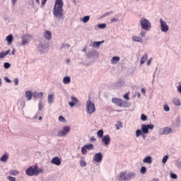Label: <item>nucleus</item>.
<instances>
[{
	"mask_svg": "<svg viewBox=\"0 0 181 181\" xmlns=\"http://www.w3.org/2000/svg\"><path fill=\"white\" fill-rule=\"evenodd\" d=\"M118 86H124V81H119L117 82Z\"/></svg>",
	"mask_w": 181,
	"mask_h": 181,
	"instance_id": "obj_55",
	"label": "nucleus"
},
{
	"mask_svg": "<svg viewBox=\"0 0 181 181\" xmlns=\"http://www.w3.org/2000/svg\"><path fill=\"white\" fill-rule=\"evenodd\" d=\"M93 149H94V144H93L84 145L81 148V153L82 155H87V151H93Z\"/></svg>",
	"mask_w": 181,
	"mask_h": 181,
	"instance_id": "obj_8",
	"label": "nucleus"
},
{
	"mask_svg": "<svg viewBox=\"0 0 181 181\" xmlns=\"http://www.w3.org/2000/svg\"><path fill=\"white\" fill-rule=\"evenodd\" d=\"M42 172H43V169H38L37 165H36V176H37V175H39L40 173H42Z\"/></svg>",
	"mask_w": 181,
	"mask_h": 181,
	"instance_id": "obj_43",
	"label": "nucleus"
},
{
	"mask_svg": "<svg viewBox=\"0 0 181 181\" xmlns=\"http://www.w3.org/2000/svg\"><path fill=\"white\" fill-rule=\"evenodd\" d=\"M6 40H7L8 45H11L12 40H13V35H12V34L9 35L6 37Z\"/></svg>",
	"mask_w": 181,
	"mask_h": 181,
	"instance_id": "obj_29",
	"label": "nucleus"
},
{
	"mask_svg": "<svg viewBox=\"0 0 181 181\" xmlns=\"http://www.w3.org/2000/svg\"><path fill=\"white\" fill-rule=\"evenodd\" d=\"M4 79L6 81V83H11V79H9L8 77H5Z\"/></svg>",
	"mask_w": 181,
	"mask_h": 181,
	"instance_id": "obj_59",
	"label": "nucleus"
},
{
	"mask_svg": "<svg viewBox=\"0 0 181 181\" xmlns=\"http://www.w3.org/2000/svg\"><path fill=\"white\" fill-rule=\"evenodd\" d=\"M13 2V5H15L16 4V0H11Z\"/></svg>",
	"mask_w": 181,
	"mask_h": 181,
	"instance_id": "obj_63",
	"label": "nucleus"
},
{
	"mask_svg": "<svg viewBox=\"0 0 181 181\" xmlns=\"http://www.w3.org/2000/svg\"><path fill=\"white\" fill-rule=\"evenodd\" d=\"M54 95L53 94H50L48 95V98H47V101L49 103V104H53V101H54Z\"/></svg>",
	"mask_w": 181,
	"mask_h": 181,
	"instance_id": "obj_31",
	"label": "nucleus"
},
{
	"mask_svg": "<svg viewBox=\"0 0 181 181\" xmlns=\"http://www.w3.org/2000/svg\"><path fill=\"white\" fill-rule=\"evenodd\" d=\"M62 49H63V47H70V45H69V44H63L62 45Z\"/></svg>",
	"mask_w": 181,
	"mask_h": 181,
	"instance_id": "obj_54",
	"label": "nucleus"
},
{
	"mask_svg": "<svg viewBox=\"0 0 181 181\" xmlns=\"http://www.w3.org/2000/svg\"><path fill=\"white\" fill-rule=\"evenodd\" d=\"M93 160L96 163H101L103 162V153L101 152L95 153Z\"/></svg>",
	"mask_w": 181,
	"mask_h": 181,
	"instance_id": "obj_13",
	"label": "nucleus"
},
{
	"mask_svg": "<svg viewBox=\"0 0 181 181\" xmlns=\"http://www.w3.org/2000/svg\"><path fill=\"white\" fill-rule=\"evenodd\" d=\"M154 128L155 126L153 124H142L141 129H137L136 131V138H139L142 134H145V135L149 134V129L150 131H153Z\"/></svg>",
	"mask_w": 181,
	"mask_h": 181,
	"instance_id": "obj_3",
	"label": "nucleus"
},
{
	"mask_svg": "<svg viewBox=\"0 0 181 181\" xmlns=\"http://www.w3.org/2000/svg\"><path fill=\"white\" fill-rule=\"evenodd\" d=\"M4 69H9L11 67V64L9 62H5L4 64Z\"/></svg>",
	"mask_w": 181,
	"mask_h": 181,
	"instance_id": "obj_46",
	"label": "nucleus"
},
{
	"mask_svg": "<svg viewBox=\"0 0 181 181\" xmlns=\"http://www.w3.org/2000/svg\"><path fill=\"white\" fill-rule=\"evenodd\" d=\"M32 97H33V93L30 90H27L25 92V98H27V100L30 101V100H32Z\"/></svg>",
	"mask_w": 181,
	"mask_h": 181,
	"instance_id": "obj_19",
	"label": "nucleus"
},
{
	"mask_svg": "<svg viewBox=\"0 0 181 181\" xmlns=\"http://www.w3.org/2000/svg\"><path fill=\"white\" fill-rule=\"evenodd\" d=\"M59 121L60 122H66V119L64 118V117L63 116H59Z\"/></svg>",
	"mask_w": 181,
	"mask_h": 181,
	"instance_id": "obj_47",
	"label": "nucleus"
},
{
	"mask_svg": "<svg viewBox=\"0 0 181 181\" xmlns=\"http://www.w3.org/2000/svg\"><path fill=\"white\" fill-rule=\"evenodd\" d=\"M112 13H114V12L113 11L106 12L105 14H103L102 16V18H105V16H108L111 15Z\"/></svg>",
	"mask_w": 181,
	"mask_h": 181,
	"instance_id": "obj_45",
	"label": "nucleus"
},
{
	"mask_svg": "<svg viewBox=\"0 0 181 181\" xmlns=\"http://www.w3.org/2000/svg\"><path fill=\"white\" fill-rule=\"evenodd\" d=\"M86 112L89 115L95 112V105L90 100H88L86 102Z\"/></svg>",
	"mask_w": 181,
	"mask_h": 181,
	"instance_id": "obj_6",
	"label": "nucleus"
},
{
	"mask_svg": "<svg viewBox=\"0 0 181 181\" xmlns=\"http://www.w3.org/2000/svg\"><path fill=\"white\" fill-rule=\"evenodd\" d=\"M140 173L141 175H145V173H146V167L142 166L140 169Z\"/></svg>",
	"mask_w": 181,
	"mask_h": 181,
	"instance_id": "obj_35",
	"label": "nucleus"
},
{
	"mask_svg": "<svg viewBox=\"0 0 181 181\" xmlns=\"http://www.w3.org/2000/svg\"><path fill=\"white\" fill-rule=\"evenodd\" d=\"M141 121H147L148 117L146 115L142 114L141 116Z\"/></svg>",
	"mask_w": 181,
	"mask_h": 181,
	"instance_id": "obj_44",
	"label": "nucleus"
},
{
	"mask_svg": "<svg viewBox=\"0 0 181 181\" xmlns=\"http://www.w3.org/2000/svg\"><path fill=\"white\" fill-rule=\"evenodd\" d=\"M104 43V41H100V42H93L92 43V47L95 48V47H99Z\"/></svg>",
	"mask_w": 181,
	"mask_h": 181,
	"instance_id": "obj_25",
	"label": "nucleus"
},
{
	"mask_svg": "<svg viewBox=\"0 0 181 181\" xmlns=\"http://www.w3.org/2000/svg\"><path fill=\"white\" fill-rule=\"evenodd\" d=\"M26 103L25 102V100H23L21 102V105L23 106V108H25V105Z\"/></svg>",
	"mask_w": 181,
	"mask_h": 181,
	"instance_id": "obj_58",
	"label": "nucleus"
},
{
	"mask_svg": "<svg viewBox=\"0 0 181 181\" xmlns=\"http://www.w3.org/2000/svg\"><path fill=\"white\" fill-rule=\"evenodd\" d=\"M25 173L28 176H35V175H36V165L28 168L25 170Z\"/></svg>",
	"mask_w": 181,
	"mask_h": 181,
	"instance_id": "obj_11",
	"label": "nucleus"
},
{
	"mask_svg": "<svg viewBox=\"0 0 181 181\" xmlns=\"http://www.w3.org/2000/svg\"><path fill=\"white\" fill-rule=\"evenodd\" d=\"M121 60V58L119 57H113L110 61L111 64H117L118 62Z\"/></svg>",
	"mask_w": 181,
	"mask_h": 181,
	"instance_id": "obj_20",
	"label": "nucleus"
},
{
	"mask_svg": "<svg viewBox=\"0 0 181 181\" xmlns=\"http://www.w3.org/2000/svg\"><path fill=\"white\" fill-rule=\"evenodd\" d=\"M71 102L69 103V105H70V107H73L74 105H76V104H78V99H77L76 96H71Z\"/></svg>",
	"mask_w": 181,
	"mask_h": 181,
	"instance_id": "obj_16",
	"label": "nucleus"
},
{
	"mask_svg": "<svg viewBox=\"0 0 181 181\" xmlns=\"http://www.w3.org/2000/svg\"><path fill=\"white\" fill-rule=\"evenodd\" d=\"M8 53H11V49H8L6 52H0V59H4V57L8 56Z\"/></svg>",
	"mask_w": 181,
	"mask_h": 181,
	"instance_id": "obj_28",
	"label": "nucleus"
},
{
	"mask_svg": "<svg viewBox=\"0 0 181 181\" xmlns=\"http://www.w3.org/2000/svg\"><path fill=\"white\" fill-rule=\"evenodd\" d=\"M95 56H98V52L95 50H90L86 54V57H88V59L94 57Z\"/></svg>",
	"mask_w": 181,
	"mask_h": 181,
	"instance_id": "obj_17",
	"label": "nucleus"
},
{
	"mask_svg": "<svg viewBox=\"0 0 181 181\" xmlns=\"http://www.w3.org/2000/svg\"><path fill=\"white\" fill-rule=\"evenodd\" d=\"M141 93L143 94H145V93H146L145 88H141Z\"/></svg>",
	"mask_w": 181,
	"mask_h": 181,
	"instance_id": "obj_61",
	"label": "nucleus"
},
{
	"mask_svg": "<svg viewBox=\"0 0 181 181\" xmlns=\"http://www.w3.org/2000/svg\"><path fill=\"white\" fill-rule=\"evenodd\" d=\"M8 159H9V155L4 154L2 157L0 158V162H4L6 163V162H8Z\"/></svg>",
	"mask_w": 181,
	"mask_h": 181,
	"instance_id": "obj_21",
	"label": "nucleus"
},
{
	"mask_svg": "<svg viewBox=\"0 0 181 181\" xmlns=\"http://www.w3.org/2000/svg\"><path fill=\"white\" fill-rule=\"evenodd\" d=\"M80 165H81L82 168H84V167L87 166V163H86V160H81V161H80Z\"/></svg>",
	"mask_w": 181,
	"mask_h": 181,
	"instance_id": "obj_39",
	"label": "nucleus"
},
{
	"mask_svg": "<svg viewBox=\"0 0 181 181\" xmlns=\"http://www.w3.org/2000/svg\"><path fill=\"white\" fill-rule=\"evenodd\" d=\"M15 52H16V50H15V49H13L12 50V52H11V54H13H13H15Z\"/></svg>",
	"mask_w": 181,
	"mask_h": 181,
	"instance_id": "obj_62",
	"label": "nucleus"
},
{
	"mask_svg": "<svg viewBox=\"0 0 181 181\" xmlns=\"http://www.w3.org/2000/svg\"><path fill=\"white\" fill-rule=\"evenodd\" d=\"M163 110L164 111H165L166 112H169V111H170V107H169V106L168 105H165L163 106Z\"/></svg>",
	"mask_w": 181,
	"mask_h": 181,
	"instance_id": "obj_42",
	"label": "nucleus"
},
{
	"mask_svg": "<svg viewBox=\"0 0 181 181\" xmlns=\"http://www.w3.org/2000/svg\"><path fill=\"white\" fill-rule=\"evenodd\" d=\"M152 60H153L152 58H151V59H149L148 60V62H147V66H151V65L152 64Z\"/></svg>",
	"mask_w": 181,
	"mask_h": 181,
	"instance_id": "obj_53",
	"label": "nucleus"
},
{
	"mask_svg": "<svg viewBox=\"0 0 181 181\" xmlns=\"http://www.w3.org/2000/svg\"><path fill=\"white\" fill-rule=\"evenodd\" d=\"M110 22H111V23H114V22H117V18H112L110 19Z\"/></svg>",
	"mask_w": 181,
	"mask_h": 181,
	"instance_id": "obj_56",
	"label": "nucleus"
},
{
	"mask_svg": "<svg viewBox=\"0 0 181 181\" xmlns=\"http://www.w3.org/2000/svg\"><path fill=\"white\" fill-rule=\"evenodd\" d=\"M140 36L141 37H145V36H146V32L145 31H141V33H140Z\"/></svg>",
	"mask_w": 181,
	"mask_h": 181,
	"instance_id": "obj_51",
	"label": "nucleus"
},
{
	"mask_svg": "<svg viewBox=\"0 0 181 181\" xmlns=\"http://www.w3.org/2000/svg\"><path fill=\"white\" fill-rule=\"evenodd\" d=\"M7 179H8V180H10V181H16V178H15L14 177H12V176L7 177Z\"/></svg>",
	"mask_w": 181,
	"mask_h": 181,
	"instance_id": "obj_48",
	"label": "nucleus"
},
{
	"mask_svg": "<svg viewBox=\"0 0 181 181\" xmlns=\"http://www.w3.org/2000/svg\"><path fill=\"white\" fill-rule=\"evenodd\" d=\"M30 40H32L31 35H24L23 37H22V41H21L22 46H26V45H28Z\"/></svg>",
	"mask_w": 181,
	"mask_h": 181,
	"instance_id": "obj_12",
	"label": "nucleus"
},
{
	"mask_svg": "<svg viewBox=\"0 0 181 181\" xmlns=\"http://www.w3.org/2000/svg\"><path fill=\"white\" fill-rule=\"evenodd\" d=\"M168 159H169V156L165 155L163 159H162V163H163V165H165L166 163V162H168Z\"/></svg>",
	"mask_w": 181,
	"mask_h": 181,
	"instance_id": "obj_36",
	"label": "nucleus"
},
{
	"mask_svg": "<svg viewBox=\"0 0 181 181\" xmlns=\"http://www.w3.org/2000/svg\"><path fill=\"white\" fill-rule=\"evenodd\" d=\"M71 128L69 126H65L62 128V129L57 133V136H67L69 134H70V130Z\"/></svg>",
	"mask_w": 181,
	"mask_h": 181,
	"instance_id": "obj_7",
	"label": "nucleus"
},
{
	"mask_svg": "<svg viewBox=\"0 0 181 181\" xmlns=\"http://www.w3.org/2000/svg\"><path fill=\"white\" fill-rule=\"evenodd\" d=\"M38 50L41 52V53H43V50H46V45L43 44H40L38 45Z\"/></svg>",
	"mask_w": 181,
	"mask_h": 181,
	"instance_id": "obj_30",
	"label": "nucleus"
},
{
	"mask_svg": "<svg viewBox=\"0 0 181 181\" xmlns=\"http://www.w3.org/2000/svg\"><path fill=\"white\" fill-rule=\"evenodd\" d=\"M140 26L141 29L146 30V32L151 30V23L149 22V20L146 18H141L140 20Z\"/></svg>",
	"mask_w": 181,
	"mask_h": 181,
	"instance_id": "obj_5",
	"label": "nucleus"
},
{
	"mask_svg": "<svg viewBox=\"0 0 181 181\" xmlns=\"http://www.w3.org/2000/svg\"><path fill=\"white\" fill-rule=\"evenodd\" d=\"M169 134H172L170 127H164L158 130V135H169Z\"/></svg>",
	"mask_w": 181,
	"mask_h": 181,
	"instance_id": "obj_10",
	"label": "nucleus"
},
{
	"mask_svg": "<svg viewBox=\"0 0 181 181\" xmlns=\"http://www.w3.org/2000/svg\"><path fill=\"white\" fill-rule=\"evenodd\" d=\"M142 137H143V139H146V135H145V134L142 133Z\"/></svg>",
	"mask_w": 181,
	"mask_h": 181,
	"instance_id": "obj_60",
	"label": "nucleus"
},
{
	"mask_svg": "<svg viewBox=\"0 0 181 181\" xmlns=\"http://www.w3.org/2000/svg\"><path fill=\"white\" fill-rule=\"evenodd\" d=\"M143 162H144V163H148V165H151V163H152V156H148L145 157L143 159Z\"/></svg>",
	"mask_w": 181,
	"mask_h": 181,
	"instance_id": "obj_18",
	"label": "nucleus"
},
{
	"mask_svg": "<svg viewBox=\"0 0 181 181\" xmlns=\"http://www.w3.org/2000/svg\"><path fill=\"white\" fill-rule=\"evenodd\" d=\"M160 30L164 33H166L169 31V25L166 24V21H163V19H160Z\"/></svg>",
	"mask_w": 181,
	"mask_h": 181,
	"instance_id": "obj_9",
	"label": "nucleus"
},
{
	"mask_svg": "<svg viewBox=\"0 0 181 181\" xmlns=\"http://www.w3.org/2000/svg\"><path fill=\"white\" fill-rule=\"evenodd\" d=\"M51 163L56 165V166H60V165H62V159L57 156L54 157L51 160Z\"/></svg>",
	"mask_w": 181,
	"mask_h": 181,
	"instance_id": "obj_15",
	"label": "nucleus"
},
{
	"mask_svg": "<svg viewBox=\"0 0 181 181\" xmlns=\"http://www.w3.org/2000/svg\"><path fill=\"white\" fill-rule=\"evenodd\" d=\"M152 181H159V179H158V178H153V179L152 180Z\"/></svg>",
	"mask_w": 181,
	"mask_h": 181,
	"instance_id": "obj_64",
	"label": "nucleus"
},
{
	"mask_svg": "<svg viewBox=\"0 0 181 181\" xmlns=\"http://www.w3.org/2000/svg\"><path fill=\"white\" fill-rule=\"evenodd\" d=\"M97 135L98 138H103L104 136V131L103 129H100L98 131Z\"/></svg>",
	"mask_w": 181,
	"mask_h": 181,
	"instance_id": "obj_33",
	"label": "nucleus"
},
{
	"mask_svg": "<svg viewBox=\"0 0 181 181\" xmlns=\"http://www.w3.org/2000/svg\"><path fill=\"white\" fill-rule=\"evenodd\" d=\"M33 97L34 98H39V97H43V93H42V92H40V93L33 92Z\"/></svg>",
	"mask_w": 181,
	"mask_h": 181,
	"instance_id": "obj_26",
	"label": "nucleus"
},
{
	"mask_svg": "<svg viewBox=\"0 0 181 181\" xmlns=\"http://www.w3.org/2000/svg\"><path fill=\"white\" fill-rule=\"evenodd\" d=\"M132 39L134 42H137L138 43H142V38L139 36H133Z\"/></svg>",
	"mask_w": 181,
	"mask_h": 181,
	"instance_id": "obj_24",
	"label": "nucleus"
},
{
	"mask_svg": "<svg viewBox=\"0 0 181 181\" xmlns=\"http://www.w3.org/2000/svg\"><path fill=\"white\" fill-rule=\"evenodd\" d=\"M123 98L125 100H129V92L127 93L124 96Z\"/></svg>",
	"mask_w": 181,
	"mask_h": 181,
	"instance_id": "obj_49",
	"label": "nucleus"
},
{
	"mask_svg": "<svg viewBox=\"0 0 181 181\" xmlns=\"http://www.w3.org/2000/svg\"><path fill=\"white\" fill-rule=\"evenodd\" d=\"M64 84H70L71 83V78L70 76H65L63 78Z\"/></svg>",
	"mask_w": 181,
	"mask_h": 181,
	"instance_id": "obj_23",
	"label": "nucleus"
},
{
	"mask_svg": "<svg viewBox=\"0 0 181 181\" xmlns=\"http://www.w3.org/2000/svg\"><path fill=\"white\" fill-rule=\"evenodd\" d=\"M136 172L134 171H122L117 175L118 181H131L136 179Z\"/></svg>",
	"mask_w": 181,
	"mask_h": 181,
	"instance_id": "obj_2",
	"label": "nucleus"
},
{
	"mask_svg": "<svg viewBox=\"0 0 181 181\" xmlns=\"http://www.w3.org/2000/svg\"><path fill=\"white\" fill-rule=\"evenodd\" d=\"M98 28L99 29H105V28H107V24L105 23L98 24Z\"/></svg>",
	"mask_w": 181,
	"mask_h": 181,
	"instance_id": "obj_37",
	"label": "nucleus"
},
{
	"mask_svg": "<svg viewBox=\"0 0 181 181\" xmlns=\"http://www.w3.org/2000/svg\"><path fill=\"white\" fill-rule=\"evenodd\" d=\"M44 36L47 40H50L52 39V32L47 30Z\"/></svg>",
	"mask_w": 181,
	"mask_h": 181,
	"instance_id": "obj_22",
	"label": "nucleus"
},
{
	"mask_svg": "<svg viewBox=\"0 0 181 181\" xmlns=\"http://www.w3.org/2000/svg\"><path fill=\"white\" fill-rule=\"evenodd\" d=\"M173 104H174V105H177V106H179V105H180V100H179V99H174V100H173Z\"/></svg>",
	"mask_w": 181,
	"mask_h": 181,
	"instance_id": "obj_38",
	"label": "nucleus"
},
{
	"mask_svg": "<svg viewBox=\"0 0 181 181\" xmlns=\"http://www.w3.org/2000/svg\"><path fill=\"white\" fill-rule=\"evenodd\" d=\"M14 84L15 86H18V84H19V79L18 78L14 79Z\"/></svg>",
	"mask_w": 181,
	"mask_h": 181,
	"instance_id": "obj_52",
	"label": "nucleus"
},
{
	"mask_svg": "<svg viewBox=\"0 0 181 181\" xmlns=\"http://www.w3.org/2000/svg\"><path fill=\"white\" fill-rule=\"evenodd\" d=\"M148 60V54H144V56L141 57L140 61V64H144L145 62Z\"/></svg>",
	"mask_w": 181,
	"mask_h": 181,
	"instance_id": "obj_27",
	"label": "nucleus"
},
{
	"mask_svg": "<svg viewBox=\"0 0 181 181\" xmlns=\"http://www.w3.org/2000/svg\"><path fill=\"white\" fill-rule=\"evenodd\" d=\"M170 177L171 179H177V175L173 173H170Z\"/></svg>",
	"mask_w": 181,
	"mask_h": 181,
	"instance_id": "obj_41",
	"label": "nucleus"
},
{
	"mask_svg": "<svg viewBox=\"0 0 181 181\" xmlns=\"http://www.w3.org/2000/svg\"><path fill=\"white\" fill-rule=\"evenodd\" d=\"M120 128H122V122H118L116 124V129H120Z\"/></svg>",
	"mask_w": 181,
	"mask_h": 181,
	"instance_id": "obj_40",
	"label": "nucleus"
},
{
	"mask_svg": "<svg viewBox=\"0 0 181 181\" xmlns=\"http://www.w3.org/2000/svg\"><path fill=\"white\" fill-rule=\"evenodd\" d=\"M88 21H90V16H85L82 18V21L83 22V23H87L88 22Z\"/></svg>",
	"mask_w": 181,
	"mask_h": 181,
	"instance_id": "obj_34",
	"label": "nucleus"
},
{
	"mask_svg": "<svg viewBox=\"0 0 181 181\" xmlns=\"http://www.w3.org/2000/svg\"><path fill=\"white\" fill-rule=\"evenodd\" d=\"M102 142L104 144L105 146H108L110 144H111V137H110V135H105L102 137Z\"/></svg>",
	"mask_w": 181,
	"mask_h": 181,
	"instance_id": "obj_14",
	"label": "nucleus"
},
{
	"mask_svg": "<svg viewBox=\"0 0 181 181\" xmlns=\"http://www.w3.org/2000/svg\"><path fill=\"white\" fill-rule=\"evenodd\" d=\"M63 0H56L55 4L53 8V15L57 21H62L64 19V12L63 10Z\"/></svg>",
	"mask_w": 181,
	"mask_h": 181,
	"instance_id": "obj_1",
	"label": "nucleus"
},
{
	"mask_svg": "<svg viewBox=\"0 0 181 181\" xmlns=\"http://www.w3.org/2000/svg\"><path fill=\"white\" fill-rule=\"evenodd\" d=\"M10 175L12 176H18L19 175V171L16 170H12L9 171Z\"/></svg>",
	"mask_w": 181,
	"mask_h": 181,
	"instance_id": "obj_32",
	"label": "nucleus"
},
{
	"mask_svg": "<svg viewBox=\"0 0 181 181\" xmlns=\"http://www.w3.org/2000/svg\"><path fill=\"white\" fill-rule=\"evenodd\" d=\"M38 108L40 111H42V110H43V105L42 104V102H40L38 103Z\"/></svg>",
	"mask_w": 181,
	"mask_h": 181,
	"instance_id": "obj_50",
	"label": "nucleus"
},
{
	"mask_svg": "<svg viewBox=\"0 0 181 181\" xmlns=\"http://www.w3.org/2000/svg\"><path fill=\"white\" fill-rule=\"evenodd\" d=\"M47 1V0H41V4L42 6L46 5V2Z\"/></svg>",
	"mask_w": 181,
	"mask_h": 181,
	"instance_id": "obj_57",
	"label": "nucleus"
},
{
	"mask_svg": "<svg viewBox=\"0 0 181 181\" xmlns=\"http://www.w3.org/2000/svg\"><path fill=\"white\" fill-rule=\"evenodd\" d=\"M112 102L118 107H122L123 108H129L131 107V103L124 101L122 99L112 98Z\"/></svg>",
	"mask_w": 181,
	"mask_h": 181,
	"instance_id": "obj_4",
	"label": "nucleus"
}]
</instances>
